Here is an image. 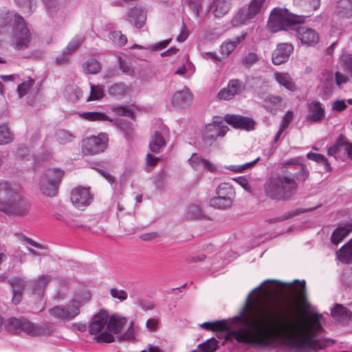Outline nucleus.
Segmentation results:
<instances>
[{"instance_id": "obj_1", "label": "nucleus", "mask_w": 352, "mask_h": 352, "mask_svg": "<svg viewBox=\"0 0 352 352\" xmlns=\"http://www.w3.org/2000/svg\"><path fill=\"white\" fill-rule=\"evenodd\" d=\"M275 282L277 280L267 279L248 294L238 315L232 318L233 322L238 325L236 328H228L224 320L206 322L199 326L208 331H228V336L233 338L238 343L261 349L288 348L299 352L323 349L329 342L334 344L336 341L332 339L317 338L318 333L323 330L319 314H316L314 325L309 327L305 334L302 335L297 331V336L294 337L286 331L289 327L287 316L289 309L286 302L272 301L249 313L254 294L265 284Z\"/></svg>"}, {"instance_id": "obj_2", "label": "nucleus", "mask_w": 352, "mask_h": 352, "mask_svg": "<svg viewBox=\"0 0 352 352\" xmlns=\"http://www.w3.org/2000/svg\"><path fill=\"white\" fill-rule=\"evenodd\" d=\"M301 21L300 16L293 14L285 8H275L271 12L267 25L274 32L286 30L287 28L294 29L302 44L311 47L316 45L320 39L318 33L314 29L305 25L296 26Z\"/></svg>"}, {"instance_id": "obj_3", "label": "nucleus", "mask_w": 352, "mask_h": 352, "mask_svg": "<svg viewBox=\"0 0 352 352\" xmlns=\"http://www.w3.org/2000/svg\"><path fill=\"white\" fill-rule=\"evenodd\" d=\"M297 176L285 172L272 173L263 185V192L266 197L275 201L290 200L296 192L299 182Z\"/></svg>"}, {"instance_id": "obj_4", "label": "nucleus", "mask_w": 352, "mask_h": 352, "mask_svg": "<svg viewBox=\"0 0 352 352\" xmlns=\"http://www.w3.org/2000/svg\"><path fill=\"white\" fill-rule=\"evenodd\" d=\"M30 208V202L8 181L0 179V211L12 215H23Z\"/></svg>"}, {"instance_id": "obj_5", "label": "nucleus", "mask_w": 352, "mask_h": 352, "mask_svg": "<svg viewBox=\"0 0 352 352\" xmlns=\"http://www.w3.org/2000/svg\"><path fill=\"white\" fill-rule=\"evenodd\" d=\"M4 331L14 336L23 333L31 337L48 336L54 331V327L48 322L38 324L25 317L12 316L6 320Z\"/></svg>"}, {"instance_id": "obj_6", "label": "nucleus", "mask_w": 352, "mask_h": 352, "mask_svg": "<svg viewBox=\"0 0 352 352\" xmlns=\"http://www.w3.org/2000/svg\"><path fill=\"white\" fill-rule=\"evenodd\" d=\"M224 122L236 129L245 131L254 130L256 124L252 118L238 114L228 113L225 115L223 118L219 116L213 117L212 123L206 126V131L227 132L229 129L224 124Z\"/></svg>"}, {"instance_id": "obj_7", "label": "nucleus", "mask_w": 352, "mask_h": 352, "mask_svg": "<svg viewBox=\"0 0 352 352\" xmlns=\"http://www.w3.org/2000/svg\"><path fill=\"white\" fill-rule=\"evenodd\" d=\"M32 35L24 19L17 13L14 14L11 45L16 50H23L29 47Z\"/></svg>"}, {"instance_id": "obj_8", "label": "nucleus", "mask_w": 352, "mask_h": 352, "mask_svg": "<svg viewBox=\"0 0 352 352\" xmlns=\"http://www.w3.org/2000/svg\"><path fill=\"white\" fill-rule=\"evenodd\" d=\"M109 314L105 310H100L95 315L89 325V332L94 335V340L97 343H111L114 342L113 335L107 331Z\"/></svg>"}, {"instance_id": "obj_9", "label": "nucleus", "mask_w": 352, "mask_h": 352, "mask_svg": "<svg viewBox=\"0 0 352 352\" xmlns=\"http://www.w3.org/2000/svg\"><path fill=\"white\" fill-rule=\"evenodd\" d=\"M63 174L64 172L58 168L48 169L41 179L40 189L42 193L47 197L56 196Z\"/></svg>"}, {"instance_id": "obj_10", "label": "nucleus", "mask_w": 352, "mask_h": 352, "mask_svg": "<svg viewBox=\"0 0 352 352\" xmlns=\"http://www.w3.org/2000/svg\"><path fill=\"white\" fill-rule=\"evenodd\" d=\"M217 196L210 199V205L217 209L226 210L233 203L235 191L232 186L228 183H221L216 190Z\"/></svg>"}, {"instance_id": "obj_11", "label": "nucleus", "mask_w": 352, "mask_h": 352, "mask_svg": "<svg viewBox=\"0 0 352 352\" xmlns=\"http://www.w3.org/2000/svg\"><path fill=\"white\" fill-rule=\"evenodd\" d=\"M107 133L91 135L82 141V152L85 155H97L104 152L108 146Z\"/></svg>"}, {"instance_id": "obj_12", "label": "nucleus", "mask_w": 352, "mask_h": 352, "mask_svg": "<svg viewBox=\"0 0 352 352\" xmlns=\"http://www.w3.org/2000/svg\"><path fill=\"white\" fill-rule=\"evenodd\" d=\"M280 172L283 174L287 172L296 175V181L299 183L305 182L309 176L306 166L301 162L298 157L283 161L280 164Z\"/></svg>"}, {"instance_id": "obj_13", "label": "nucleus", "mask_w": 352, "mask_h": 352, "mask_svg": "<svg viewBox=\"0 0 352 352\" xmlns=\"http://www.w3.org/2000/svg\"><path fill=\"white\" fill-rule=\"evenodd\" d=\"M49 314L58 320L67 321L79 315L80 307L76 302L65 306H54L49 310Z\"/></svg>"}, {"instance_id": "obj_14", "label": "nucleus", "mask_w": 352, "mask_h": 352, "mask_svg": "<svg viewBox=\"0 0 352 352\" xmlns=\"http://www.w3.org/2000/svg\"><path fill=\"white\" fill-rule=\"evenodd\" d=\"M245 89V83L239 79H232L228 82V86L221 89L218 98L220 100H230L235 96L241 94Z\"/></svg>"}, {"instance_id": "obj_15", "label": "nucleus", "mask_w": 352, "mask_h": 352, "mask_svg": "<svg viewBox=\"0 0 352 352\" xmlns=\"http://www.w3.org/2000/svg\"><path fill=\"white\" fill-rule=\"evenodd\" d=\"M70 199L75 207L81 208L91 204L92 196L89 188L79 186L72 190Z\"/></svg>"}, {"instance_id": "obj_16", "label": "nucleus", "mask_w": 352, "mask_h": 352, "mask_svg": "<svg viewBox=\"0 0 352 352\" xmlns=\"http://www.w3.org/2000/svg\"><path fill=\"white\" fill-rule=\"evenodd\" d=\"M192 101V94L190 90L184 87L183 89L177 91L171 98L172 105L178 109H183L190 105Z\"/></svg>"}, {"instance_id": "obj_17", "label": "nucleus", "mask_w": 352, "mask_h": 352, "mask_svg": "<svg viewBox=\"0 0 352 352\" xmlns=\"http://www.w3.org/2000/svg\"><path fill=\"white\" fill-rule=\"evenodd\" d=\"M293 50V46L291 44H278L272 54V63L276 65H279L287 62Z\"/></svg>"}, {"instance_id": "obj_18", "label": "nucleus", "mask_w": 352, "mask_h": 352, "mask_svg": "<svg viewBox=\"0 0 352 352\" xmlns=\"http://www.w3.org/2000/svg\"><path fill=\"white\" fill-rule=\"evenodd\" d=\"M342 151L352 159V144L348 142V140L341 133L334 144L328 148L327 153L329 155H336Z\"/></svg>"}, {"instance_id": "obj_19", "label": "nucleus", "mask_w": 352, "mask_h": 352, "mask_svg": "<svg viewBox=\"0 0 352 352\" xmlns=\"http://www.w3.org/2000/svg\"><path fill=\"white\" fill-rule=\"evenodd\" d=\"M12 290V301L14 305L19 304L21 299L23 292L25 287V281L19 276H14L8 280Z\"/></svg>"}, {"instance_id": "obj_20", "label": "nucleus", "mask_w": 352, "mask_h": 352, "mask_svg": "<svg viewBox=\"0 0 352 352\" xmlns=\"http://www.w3.org/2000/svg\"><path fill=\"white\" fill-rule=\"evenodd\" d=\"M50 281L51 276L47 274L38 276L36 278L30 280L32 292L38 296L43 295L45 287Z\"/></svg>"}, {"instance_id": "obj_21", "label": "nucleus", "mask_w": 352, "mask_h": 352, "mask_svg": "<svg viewBox=\"0 0 352 352\" xmlns=\"http://www.w3.org/2000/svg\"><path fill=\"white\" fill-rule=\"evenodd\" d=\"M309 113L307 119L315 122L321 121L324 117V109L320 102L313 101L308 105Z\"/></svg>"}, {"instance_id": "obj_22", "label": "nucleus", "mask_w": 352, "mask_h": 352, "mask_svg": "<svg viewBox=\"0 0 352 352\" xmlns=\"http://www.w3.org/2000/svg\"><path fill=\"white\" fill-rule=\"evenodd\" d=\"M334 13L340 18L352 17V1L338 0L335 5Z\"/></svg>"}, {"instance_id": "obj_23", "label": "nucleus", "mask_w": 352, "mask_h": 352, "mask_svg": "<svg viewBox=\"0 0 352 352\" xmlns=\"http://www.w3.org/2000/svg\"><path fill=\"white\" fill-rule=\"evenodd\" d=\"M230 8V3L226 0H212L210 9L214 16L221 18L226 15Z\"/></svg>"}, {"instance_id": "obj_24", "label": "nucleus", "mask_w": 352, "mask_h": 352, "mask_svg": "<svg viewBox=\"0 0 352 352\" xmlns=\"http://www.w3.org/2000/svg\"><path fill=\"white\" fill-rule=\"evenodd\" d=\"M108 319L107 331L112 335L119 333L127 322L126 318L116 315H112Z\"/></svg>"}, {"instance_id": "obj_25", "label": "nucleus", "mask_w": 352, "mask_h": 352, "mask_svg": "<svg viewBox=\"0 0 352 352\" xmlns=\"http://www.w3.org/2000/svg\"><path fill=\"white\" fill-rule=\"evenodd\" d=\"M247 36V32H243L240 36L234 38L233 39H228L225 41L221 45V52L222 54L228 56L236 47L242 43Z\"/></svg>"}, {"instance_id": "obj_26", "label": "nucleus", "mask_w": 352, "mask_h": 352, "mask_svg": "<svg viewBox=\"0 0 352 352\" xmlns=\"http://www.w3.org/2000/svg\"><path fill=\"white\" fill-rule=\"evenodd\" d=\"M188 162L195 169H197L199 166L210 172H214L217 169L212 163L199 156L197 153L192 154L191 157L188 160Z\"/></svg>"}, {"instance_id": "obj_27", "label": "nucleus", "mask_w": 352, "mask_h": 352, "mask_svg": "<svg viewBox=\"0 0 352 352\" xmlns=\"http://www.w3.org/2000/svg\"><path fill=\"white\" fill-rule=\"evenodd\" d=\"M351 231H352V223H347L344 226L338 227L331 234V240L332 243L338 245Z\"/></svg>"}, {"instance_id": "obj_28", "label": "nucleus", "mask_w": 352, "mask_h": 352, "mask_svg": "<svg viewBox=\"0 0 352 352\" xmlns=\"http://www.w3.org/2000/svg\"><path fill=\"white\" fill-rule=\"evenodd\" d=\"M331 314L333 318L339 322H345L351 317V312L341 304H336L331 309Z\"/></svg>"}, {"instance_id": "obj_29", "label": "nucleus", "mask_w": 352, "mask_h": 352, "mask_svg": "<svg viewBox=\"0 0 352 352\" xmlns=\"http://www.w3.org/2000/svg\"><path fill=\"white\" fill-rule=\"evenodd\" d=\"M137 107L135 104L122 106L119 104L113 105L111 110L118 116H126L131 118L133 121L136 120L135 110Z\"/></svg>"}, {"instance_id": "obj_30", "label": "nucleus", "mask_w": 352, "mask_h": 352, "mask_svg": "<svg viewBox=\"0 0 352 352\" xmlns=\"http://www.w3.org/2000/svg\"><path fill=\"white\" fill-rule=\"evenodd\" d=\"M129 16L135 19L136 28H141L146 21V12L141 7L135 6L129 12Z\"/></svg>"}, {"instance_id": "obj_31", "label": "nucleus", "mask_w": 352, "mask_h": 352, "mask_svg": "<svg viewBox=\"0 0 352 352\" xmlns=\"http://www.w3.org/2000/svg\"><path fill=\"white\" fill-rule=\"evenodd\" d=\"M274 78L278 84L285 87L287 89L292 91L296 89V87L289 74L276 72L274 74Z\"/></svg>"}, {"instance_id": "obj_32", "label": "nucleus", "mask_w": 352, "mask_h": 352, "mask_svg": "<svg viewBox=\"0 0 352 352\" xmlns=\"http://www.w3.org/2000/svg\"><path fill=\"white\" fill-rule=\"evenodd\" d=\"M339 260L344 263H352V239L337 252Z\"/></svg>"}, {"instance_id": "obj_33", "label": "nucleus", "mask_w": 352, "mask_h": 352, "mask_svg": "<svg viewBox=\"0 0 352 352\" xmlns=\"http://www.w3.org/2000/svg\"><path fill=\"white\" fill-rule=\"evenodd\" d=\"M129 91L128 85L122 82L114 83L108 87L109 94L117 97L125 96Z\"/></svg>"}, {"instance_id": "obj_34", "label": "nucleus", "mask_w": 352, "mask_h": 352, "mask_svg": "<svg viewBox=\"0 0 352 352\" xmlns=\"http://www.w3.org/2000/svg\"><path fill=\"white\" fill-rule=\"evenodd\" d=\"M307 157L309 160L316 162L318 164L323 166L326 172L332 170L331 166L327 159L322 154L309 152L307 154Z\"/></svg>"}, {"instance_id": "obj_35", "label": "nucleus", "mask_w": 352, "mask_h": 352, "mask_svg": "<svg viewBox=\"0 0 352 352\" xmlns=\"http://www.w3.org/2000/svg\"><path fill=\"white\" fill-rule=\"evenodd\" d=\"M64 94L71 102H75L82 97V91L76 85H68L65 87Z\"/></svg>"}, {"instance_id": "obj_36", "label": "nucleus", "mask_w": 352, "mask_h": 352, "mask_svg": "<svg viewBox=\"0 0 352 352\" xmlns=\"http://www.w3.org/2000/svg\"><path fill=\"white\" fill-rule=\"evenodd\" d=\"M186 217L190 219H201L204 214L200 202H195L186 207Z\"/></svg>"}, {"instance_id": "obj_37", "label": "nucleus", "mask_w": 352, "mask_h": 352, "mask_svg": "<svg viewBox=\"0 0 352 352\" xmlns=\"http://www.w3.org/2000/svg\"><path fill=\"white\" fill-rule=\"evenodd\" d=\"M165 145V140L162 133H154L151 137L149 148L153 153H157L160 151L162 147Z\"/></svg>"}, {"instance_id": "obj_38", "label": "nucleus", "mask_w": 352, "mask_h": 352, "mask_svg": "<svg viewBox=\"0 0 352 352\" xmlns=\"http://www.w3.org/2000/svg\"><path fill=\"white\" fill-rule=\"evenodd\" d=\"M83 71L89 74H96L100 72V63L95 58H90L87 60L82 65Z\"/></svg>"}, {"instance_id": "obj_39", "label": "nucleus", "mask_w": 352, "mask_h": 352, "mask_svg": "<svg viewBox=\"0 0 352 352\" xmlns=\"http://www.w3.org/2000/svg\"><path fill=\"white\" fill-rule=\"evenodd\" d=\"M253 16L249 15L248 9H241L232 20L233 26H239L245 24L248 21L253 19Z\"/></svg>"}, {"instance_id": "obj_40", "label": "nucleus", "mask_w": 352, "mask_h": 352, "mask_svg": "<svg viewBox=\"0 0 352 352\" xmlns=\"http://www.w3.org/2000/svg\"><path fill=\"white\" fill-rule=\"evenodd\" d=\"M199 352H215L219 348V342L214 338H210L198 345Z\"/></svg>"}, {"instance_id": "obj_41", "label": "nucleus", "mask_w": 352, "mask_h": 352, "mask_svg": "<svg viewBox=\"0 0 352 352\" xmlns=\"http://www.w3.org/2000/svg\"><path fill=\"white\" fill-rule=\"evenodd\" d=\"M266 0H252L247 8L249 15L254 17L264 8Z\"/></svg>"}, {"instance_id": "obj_42", "label": "nucleus", "mask_w": 352, "mask_h": 352, "mask_svg": "<svg viewBox=\"0 0 352 352\" xmlns=\"http://www.w3.org/2000/svg\"><path fill=\"white\" fill-rule=\"evenodd\" d=\"M81 116L89 121H111L107 115L101 112L88 111L81 114Z\"/></svg>"}, {"instance_id": "obj_43", "label": "nucleus", "mask_w": 352, "mask_h": 352, "mask_svg": "<svg viewBox=\"0 0 352 352\" xmlns=\"http://www.w3.org/2000/svg\"><path fill=\"white\" fill-rule=\"evenodd\" d=\"M104 85H91V93L87 101L98 100L104 96Z\"/></svg>"}, {"instance_id": "obj_44", "label": "nucleus", "mask_w": 352, "mask_h": 352, "mask_svg": "<svg viewBox=\"0 0 352 352\" xmlns=\"http://www.w3.org/2000/svg\"><path fill=\"white\" fill-rule=\"evenodd\" d=\"M109 294L112 298L117 300L120 302L125 301L128 298L127 292L118 287L111 288Z\"/></svg>"}, {"instance_id": "obj_45", "label": "nucleus", "mask_w": 352, "mask_h": 352, "mask_svg": "<svg viewBox=\"0 0 352 352\" xmlns=\"http://www.w3.org/2000/svg\"><path fill=\"white\" fill-rule=\"evenodd\" d=\"M109 38L112 42L119 46L124 45L127 41L126 37L120 31L110 32Z\"/></svg>"}, {"instance_id": "obj_46", "label": "nucleus", "mask_w": 352, "mask_h": 352, "mask_svg": "<svg viewBox=\"0 0 352 352\" xmlns=\"http://www.w3.org/2000/svg\"><path fill=\"white\" fill-rule=\"evenodd\" d=\"M295 282L300 283V288L298 290V294L299 298L302 302V305L305 308L309 309L310 307V304L308 302L306 298V283L305 280L299 281L298 280H296Z\"/></svg>"}, {"instance_id": "obj_47", "label": "nucleus", "mask_w": 352, "mask_h": 352, "mask_svg": "<svg viewBox=\"0 0 352 352\" xmlns=\"http://www.w3.org/2000/svg\"><path fill=\"white\" fill-rule=\"evenodd\" d=\"M51 158V155L49 152L43 153L41 155L34 156L33 157L34 163L32 166V168L34 170L38 169L40 166H41L45 162L47 161Z\"/></svg>"}, {"instance_id": "obj_48", "label": "nucleus", "mask_w": 352, "mask_h": 352, "mask_svg": "<svg viewBox=\"0 0 352 352\" xmlns=\"http://www.w3.org/2000/svg\"><path fill=\"white\" fill-rule=\"evenodd\" d=\"M334 89V80L333 76H329L323 82L322 85V91L326 96H330Z\"/></svg>"}, {"instance_id": "obj_49", "label": "nucleus", "mask_w": 352, "mask_h": 352, "mask_svg": "<svg viewBox=\"0 0 352 352\" xmlns=\"http://www.w3.org/2000/svg\"><path fill=\"white\" fill-rule=\"evenodd\" d=\"M134 303L144 311L152 310L155 307V305L153 301L143 298H135Z\"/></svg>"}, {"instance_id": "obj_50", "label": "nucleus", "mask_w": 352, "mask_h": 352, "mask_svg": "<svg viewBox=\"0 0 352 352\" xmlns=\"http://www.w3.org/2000/svg\"><path fill=\"white\" fill-rule=\"evenodd\" d=\"M34 80L33 79H29L18 85L17 92L19 98H22L25 96L30 89L33 86Z\"/></svg>"}, {"instance_id": "obj_51", "label": "nucleus", "mask_w": 352, "mask_h": 352, "mask_svg": "<svg viewBox=\"0 0 352 352\" xmlns=\"http://www.w3.org/2000/svg\"><path fill=\"white\" fill-rule=\"evenodd\" d=\"M12 12L3 8L0 9V28L5 27L12 17Z\"/></svg>"}, {"instance_id": "obj_52", "label": "nucleus", "mask_w": 352, "mask_h": 352, "mask_svg": "<svg viewBox=\"0 0 352 352\" xmlns=\"http://www.w3.org/2000/svg\"><path fill=\"white\" fill-rule=\"evenodd\" d=\"M43 1L49 14L51 16H53L60 9V4L57 0Z\"/></svg>"}, {"instance_id": "obj_53", "label": "nucleus", "mask_w": 352, "mask_h": 352, "mask_svg": "<svg viewBox=\"0 0 352 352\" xmlns=\"http://www.w3.org/2000/svg\"><path fill=\"white\" fill-rule=\"evenodd\" d=\"M258 60V55L254 52L248 53L242 60V64L245 67H250Z\"/></svg>"}, {"instance_id": "obj_54", "label": "nucleus", "mask_w": 352, "mask_h": 352, "mask_svg": "<svg viewBox=\"0 0 352 352\" xmlns=\"http://www.w3.org/2000/svg\"><path fill=\"white\" fill-rule=\"evenodd\" d=\"M83 38L82 37H74L67 45V47L65 50L68 52V54H71L73 52H74L79 45L82 43Z\"/></svg>"}, {"instance_id": "obj_55", "label": "nucleus", "mask_w": 352, "mask_h": 352, "mask_svg": "<svg viewBox=\"0 0 352 352\" xmlns=\"http://www.w3.org/2000/svg\"><path fill=\"white\" fill-rule=\"evenodd\" d=\"M226 133H217L216 135L208 133H201V140L204 141V145L206 146H210L214 142L217 137H224Z\"/></svg>"}, {"instance_id": "obj_56", "label": "nucleus", "mask_w": 352, "mask_h": 352, "mask_svg": "<svg viewBox=\"0 0 352 352\" xmlns=\"http://www.w3.org/2000/svg\"><path fill=\"white\" fill-rule=\"evenodd\" d=\"M294 117V113L292 111H287L283 116L278 132H283L287 129Z\"/></svg>"}, {"instance_id": "obj_57", "label": "nucleus", "mask_w": 352, "mask_h": 352, "mask_svg": "<svg viewBox=\"0 0 352 352\" xmlns=\"http://www.w3.org/2000/svg\"><path fill=\"white\" fill-rule=\"evenodd\" d=\"M119 68L126 75L133 76L134 75V70L131 66L122 58H119Z\"/></svg>"}, {"instance_id": "obj_58", "label": "nucleus", "mask_w": 352, "mask_h": 352, "mask_svg": "<svg viewBox=\"0 0 352 352\" xmlns=\"http://www.w3.org/2000/svg\"><path fill=\"white\" fill-rule=\"evenodd\" d=\"M116 124L120 130L124 132L134 131L135 129V124L133 123H130L124 119H119L117 120Z\"/></svg>"}, {"instance_id": "obj_59", "label": "nucleus", "mask_w": 352, "mask_h": 352, "mask_svg": "<svg viewBox=\"0 0 352 352\" xmlns=\"http://www.w3.org/2000/svg\"><path fill=\"white\" fill-rule=\"evenodd\" d=\"M164 179H165L164 171H162V173H159L157 175L156 179L154 182L155 186L157 190H158L160 191H162L164 190V188H165Z\"/></svg>"}, {"instance_id": "obj_60", "label": "nucleus", "mask_w": 352, "mask_h": 352, "mask_svg": "<svg viewBox=\"0 0 352 352\" xmlns=\"http://www.w3.org/2000/svg\"><path fill=\"white\" fill-rule=\"evenodd\" d=\"M74 135L73 133H57V140L60 144H65L68 142H72Z\"/></svg>"}, {"instance_id": "obj_61", "label": "nucleus", "mask_w": 352, "mask_h": 352, "mask_svg": "<svg viewBox=\"0 0 352 352\" xmlns=\"http://www.w3.org/2000/svg\"><path fill=\"white\" fill-rule=\"evenodd\" d=\"M186 1L198 16L203 0H186Z\"/></svg>"}, {"instance_id": "obj_62", "label": "nucleus", "mask_w": 352, "mask_h": 352, "mask_svg": "<svg viewBox=\"0 0 352 352\" xmlns=\"http://www.w3.org/2000/svg\"><path fill=\"white\" fill-rule=\"evenodd\" d=\"M347 107L346 100H336L332 102L331 107L334 111L341 112L344 111Z\"/></svg>"}, {"instance_id": "obj_63", "label": "nucleus", "mask_w": 352, "mask_h": 352, "mask_svg": "<svg viewBox=\"0 0 352 352\" xmlns=\"http://www.w3.org/2000/svg\"><path fill=\"white\" fill-rule=\"evenodd\" d=\"M94 169L99 173L109 184H113L115 182L114 177L104 170L99 168H94Z\"/></svg>"}, {"instance_id": "obj_64", "label": "nucleus", "mask_w": 352, "mask_h": 352, "mask_svg": "<svg viewBox=\"0 0 352 352\" xmlns=\"http://www.w3.org/2000/svg\"><path fill=\"white\" fill-rule=\"evenodd\" d=\"M69 59V54L65 50L56 58V62L58 65H64L67 63Z\"/></svg>"}]
</instances>
